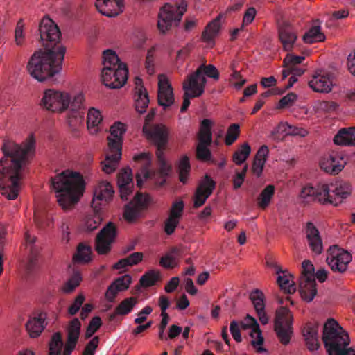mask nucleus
<instances>
[{
    "instance_id": "1",
    "label": "nucleus",
    "mask_w": 355,
    "mask_h": 355,
    "mask_svg": "<svg viewBox=\"0 0 355 355\" xmlns=\"http://www.w3.org/2000/svg\"><path fill=\"white\" fill-rule=\"evenodd\" d=\"M40 40L45 51H35L27 64L29 74L40 82L60 72L66 48L60 42L61 32L49 17H44L39 26Z\"/></svg>"
},
{
    "instance_id": "2",
    "label": "nucleus",
    "mask_w": 355,
    "mask_h": 355,
    "mask_svg": "<svg viewBox=\"0 0 355 355\" xmlns=\"http://www.w3.org/2000/svg\"><path fill=\"white\" fill-rule=\"evenodd\" d=\"M35 144L33 136H29L20 145L12 141H3L1 148L3 156L0 159V191L9 200L18 196L22 171L35 155Z\"/></svg>"
},
{
    "instance_id": "3",
    "label": "nucleus",
    "mask_w": 355,
    "mask_h": 355,
    "mask_svg": "<svg viewBox=\"0 0 355 355\" xmlns=\"http://www.w3.org/2000/svg\"><path fill=\"white\" fill-rule=\"evenodd\" d=\"M57 200L63 209L73 207L83 195L85 183L80 173L62 171L51 178Z\"/></svg>"
},
{
    "instance_id": "4",
    "label": "nucleus",
    "mask_w": 355,
    "mask_h": 355,
    "mask_svg": "<svg viewBox=\"0 0 355 355\" xmlns=\"http://www.w3.org/2000/svg\"><path fill=\"white\" fill-rule=\"evenodd\" d=\"M352 187L349 182L337 180L330 184H318L316 187H304L300 193L304 203L318 201L322 205L331 204L338 206L352 193Z\"/></svg>"
},
{
    "instance_id": "5",
    "label": "nucleus",
    "mask_w": 355,
    "mask_h": 355,
    "mask_svg": "<svg viewBox=\"0 0 355 355\" xmlns=\"http://www.w3.org/2000/svg\"><path fill=\"white\" fill-rule=\"evenodd\" d=\"M84 101L81 93L71 98L68 93L49 89L44 92L41 105L52 112H62L69 110L68 117L80 123L85 110Z\"/></svg>"
},
{
    "instance_id": "6",
    "label": "nucleus",
    "mask_w": 355,
    "mask_h": 355,
    "mask_svg": "<svg viewBox=\"0 0 355 355\" xmlns=\"http://www.w3.org/2000/svg\"><path fill=\"white\" fill-rule=\"evenodd\" d=\"M322 340L329 355H355V349L347 347L350 343L348 334L333 318L324 324Z\"/></svg>"
},
{
    "instance_id": "7",
    "label": "nucleus",
    "mask_w": 355,
    "mask_h": 355,
    "mask_svg": "<svg viewBox=\"0 0 355 355\" xmlns=\"http://www.w3.org/2000/svg\"><path fill=\"white\" fill-rule=\"evenodd\" d=\"M186 10L187 4L183 2L178 7L166 3L158 15L157 26L159 33L164 35L173 26H178Z\"/></svg>"
},
{
    "instance_id": "8",
    "label": "nucleus",
    "mask_w": 355,
    "mask_h": 355,
    "mask_svg": "<svg viewBox=\"0 0 355 355\" xmlns=\"http://www.w3.org/2000/svg\"><path fill=\"white\" fill-rule=\"evenodd\" d=\"M293 315L291 311L281 306L275 313L274 330L280 343L284 345L290 343L293 335Z\"/></svg>"
},
{
    "instance_id": "9",
    "label": "nucleus",
    "mask_w": 355,
    "mask_h": 355,
    "mask_svg": "<svg viewBox=\"0 0 355 355\" xmlns=\"http://www.w3.org/2000/svg\"><path fill=\"white\" fill-rule=\"evenodd\" d=\"M150 134L151 139L157 148L156 157L157 159L159 172L163 177L168 176L171 170V167L168 164L164 157V152L168 142L167 132L163 126L157 125L153 128Z\"/></svg>"
},
{
    "instance_id": "10",
    "label": "nucleus",
    "mask_w": 355,
    "mask_h": 355,
    "mask_svg": "<svg viewBox=\"0 0 355 355\" xmlns=\"http://www.w3.org/2000/svg\"><path fill=\"white\" fill-rule=\"evenodd\" d=\"M128 71L124 63H120L116 68L103 67L102 70V81L110 89H119L127 81Z\"/></svg>"
},
{
    "instance_id": "11",
    "label": "nucleus",
    "mask_w": 355,
    "mask_h": 355,
    "mask_svg": "<svg viewBox=\"0 0 355 355\" xmlns=\"http://www.w3.org/2000/svg\"><path fill=\"white\" fill-rule=\"evenodd\" d=\"M327 254L326 260L333 272L343 273L347 270L348 264L352 259L349 252L338 245H332L328 249Z\"/></svg>"
},
{
    "instance_id": "12",
    "label": "nucleus",
    "mask_w": 355,
    "mask_h": 355,
    "mask_svg": "<svg viewBox=\"0 0 355 355\" xmlns=\"http://www.w3.org/2000/svg\"><path fill=\"white\" fill-rule=\"evenodd\" d=\"M117 234L116 225L109 222L98 232L95 241V249L100 254H105L110 251L111 244Z\"/></svg>"
},
{
    "instance_id": "13",
    "label": "nucleus",
    "mask_w": 355,
    "mask_h": 355,
    "mask_svg": "<svg viewBox=\"0 0 355 355\" xmlns=\"http://www.w3.org/2000/svg\"><path fill=\"white\" fill-rule=\"evenodd\" d=\"M151 202L149 195L137 193L124 208L123 216L128 222H133L141 214V212L146 209Z\"/></svg>"
},
{
    "instance_id": "14",
    "label": "nucleus",
    "mask_w": 355,
    "mask_h": 355,
    "mask_svg": "<svg viewBox=\"0 0 355 355\" xmlns=\"http://www.w3.org/2000/svg\"><path fill=\"white\" fill-rule=\"evenodd\" d=\"M204 75L214 80H218L220 74L218 69L212 64H201L196 71L187 76L192 85L205 90L207 80Z\"/></svg>"
},
{
    "instance_id": "15",
    "label": "nucleus",
    "mask_w": 355,
    "mask_h": 355,
    "mask_svg": "<svg viewBox=\"0 0 355 355\" xmlns=\"http://www.w3.org/2000/svg\"><path fill=\"white\" fill-rule=\"evenodd\" d=\"M215 187L216 182L209 175H205L196 188L193 198V207L198 208L203 205Z\"/></svg>"
},
{
    "instance_id": "16",
    "label": "nucleus",
    "mask_w": 355,
    "mask_h": 355,
    "mask_svg": "<svg viewBox=\"0 0 355 355\" xmlns=\"http://www.w3.org/2000/svg\"><path fill=\"white\" fill-rule=\"evenodd\" d=\"M278 35L283 49L286 51H291L297 38V34L291 24L286 21L279 24Z\"/></svg>"
},
{
    "instance_id": "17",
    "label": "nucleus",
    "mask_w": 355,
    "mask_h": 355,
    "mask_svg": "<svg viewBox=\"0 0 355 355\" xmlns=\"http://www.w3.org/2000/svg\"><path fill=\"white\" fill-rule=\"evenodd\" d=\"M157 101L159 105L164 109L174 103L173 88L164 75L159 76Z\"/></svg>"
},
{
    "instance_id": "18",
    "label": "nucleus",
    "mask_w": 355,
    "mask_h": 355,
    "mask_svg": "<svg viewBox=\"0 0 355 355\" xmlns=\"http://www.w3.org/2000/svg\"><path fill=\"white\" fill-rule=\"evenodd\" d=\"M345 161L338 153H332L323 157L320 162V168L331 174H338L344 168Z\"/></svg>"
},
{
    "instance_id": "19",
    "label": "nucleus",
    "mask_w": 355,
    "mask_h": 355,
    "mask_svg": "<svg viewBox=\"0 0 355 355\" xmlns=\"http://www.w3.org/2000/svg\"><path fill=\"white\" fill-rule=\"evenodd\" d=\"M114 191L112 186L107 182H101L95 189L91 207L94 210H98V207H101L103 201L105 205L112 199Z\"/></svg>"
},
{
    "instance_id": "20",
    "label": "nucleus",
    "mask_w": 355,
    "mask_h": 355,
    "mask_svg": "<svg viewBox=\"0 0 355 355\" xmlns=\"http://www.w3.org/2000/svg\"><path fill=\"white\" fill-rule=\"evenodd\" d=\"M95 6L103 15L115 17L123 10V0H96Z\"/></svg>"
},
{
    "instance_id": "21",
    "label": "nucleus",
    "mask_w": 355,
    "mask_h": 355,
    "mask_svg": "<svg viewBox=\"0 0 355 355\" xmlns=\"http://www.w3.org/2000/svg\"><path fill=\"white\" fill-rule=\"evenodd\" d=\"M306 237L311 250L315 254H320L323 250L322 240L318 229L311 222L305 227Z\"/></svg>"
},
{
    "instance_id": "22",
    "label": "nucleus",
    "mask_w": 355,
    "mask_h": 355,
    "mask_svg": "<svg viewBox=\"0 0 355 355\" xmlns=\"http://www.w3.org/2000/svg\"><path fill=\"white\" fill-rule=\"evenodd\" d=\"M117 184L121 198L123 200H127L128 196L132 193L134 186L132 171L130 168H123L119 173Z\"/></svg>"
},
{
    "instance_id": "23",
    "label": "nucleus",
    "mask_w": 355,
    "mask_h": 355,
    "mask_svg": "<svg viewBox=\"0 0 355 355\" xmlns=\"http://www.w3.org/2000/svg\"><path fill=\"white\" fill-rule=\"evenodd\" d=\"M318 329V322H309L305 324L302 330L306 345L310 351L317 350L320 347Z\"/></svg>"
},
{
    "instance_id": "24",
    "label": "nucleus",
    "mask_w": 355,
    "mask_h": 355,
    "mask_svg": "<svg viewBox=\"0 0 355 355\" xmlns=\"http://www.w3.org/2000/svg\"><path fill=\"white\" fill-rule=\"evenodd\" d=\"M309 85L316 92L329 93L333 86L331 76L329 73H316L309 82Z\"/></svg>"
},
{
    "instance_id": "25",
    "label": "nucleus",
    "mask_w": 355,
    "mask_h": 355,
    "mask_svg": "<svg viewBox=\"0 0 355 355\" xmlns=\"http://www.w3.org/2000/svg\"><path fill=\"white\" fill-rule=\"evenodd\" d=\"M122 123H115L110 128V136L107 137L109 150L121 151L122 136L125 132Z\"/></svg>"
},
{
    "instance_id": "26",
    "label": "nucleus",
    "mask_w": 355,
    "mask_h": 355,
    "mask_svg": "<svg viewBox=\"0 0 355 355\" xmlns=\"http://www.w3.org/2000/svg\"><path fill=\"white\" fill-rule=\"evenodd\" d=\"M268 264L275 268L276 273L278 275L277 283L280 288L286 293H294L296 291V286L293 277L287 271L282 270L279 266L272 263H268Z\"/></svg>"
},
{
    "instance_id": "27",
    "label": "nucleus",
    "mask_w": 355,
    "mask_h": 355,
    "mask_svg": "<svg viewBox=\"0 0 355 355\" xmlns=\"http://www.w3.org/2000/svg\"><path fill=\"white\" fill-rule=\"evenodd\" d=\"M250 299L253 304L261 323L263 324H268L269 318L265 311L264 295L262 291L259 289L252 291L250 294Z\"/></svg>"
},
{
    "instance_id": "28",
    "label": "nucleus",
    "mask_w": 355,
    "mask_h": 355,
    "mask_svg": "<svg viewBox=\"0 0 355 355\" xmlns=\"http://www.w3.org/2000/svg\"><path fill=\"white\" fill-rule=\"evenodd\" d=\"M24 239L26 244V248H28L29 251V259L26 266V270L28 272L31 273L37 266L40 250L39 248L35 245L36 240L35 236H31L30 234L26 232L25 234Z\"/></svg>"
},
{
    "instance_id": "29",
    "label": "nucleus",
    "mask_w": 355,
    "mask_h": 355,
    "mask_svg": "<svg viewBox=\"0 0 355 355\" xmlns=\"http://www.w3.org/2000/svg\"><path fill=\"white\" fill-rule=\"evenodd\" d=\"M182 88L184 91V94L180 111L182 112H184L191 103L189 99L191 98L199 97L204 93V91L196 85H192L189 79H187L183 83Z\"/></svg>"
},
{
    "instance_id": "30",
    "label": "nucleus",
    "mask_w": 355,
    "mask_h": 355,
    "mask_svg": "<svg viewBox=\"0 0 355 355\" xmlns=\"http://www.w3.org/2000/svg\"><path fill=\"white\" fill-rule=\"evenodd\" d=\"M46 313H40L37 316L30 318L26 324V330L31 338H36L40 335L45 325Z\"/></svg>"
},
{
    "instance_id": "31",
    "label": "nucleus",
    "mask_w": 355,
    "mask_h": 355,
    "mask_svg": "<svg viewBox=\"0 0 355 355\" xmlns=\"http://www.w3.org/2000/svg\"><path fill=\"white\" fill-rule=\"evenodd\" d=\"M299 291L304 300L311 302L317 294L315 279H300Z\"/></svg>"
},
{
    "instance_id": "32",
    "label": "nucleus",
    "mask_w": 355,
    "mask_h": 355,
    "mask_svg": "<svg viewBox=\"0 0 355 355\" xmlns=\"http://www.w3.org/2000/svg\"><path fill=\"white\" fill-rule=\"evenodd\" d=\"M241 327L243 329H252V333L250 336H254V334L257 335V340H252L251 344L255 347L257 345H261L263 343V338L261 336V331L259 328V325L256 319L250 315H247L245 318V322H241Z\"/></svg>"
},
{
    "instance_id": "33",
    "label": "nucleus",
    "mask_w": 355,
    "mask_h": 355,
    "mask_svg": "<svg viewBox=\"0 0 355 355\" xmlns=\"http://www.w3.org/2000/svg\"><path fill=\"white\" fill-rule=\"evenodd\" d=\"M334 141L340 146L355 145V126L340 129L335 135Z\"/></svg>"
},
{
    "instance_id": "34",
    "label": "nucleus",
    "mask_w": 355,
    "mask_h": 355,
    "mask_svg": "<svg viewBox=\"0 0 355 355\" xmlns=\"http://www.w3.org/2000/svg\"><path fill=\"white\" fill-rule=\"evenodd\" d=\"M198 145L210 146L212 143V133L211 131V121L209 119H203L198 136Z\"/></svg>"
},
{
    "instance_id": "35",
    "label": "nucleus",
    "mask_w": 355,
    "mask_h": 355,
    "mask_svg": "<svg viewBox=\"0 0 355 355\" xmlns=\"http://www.w3.org/2000/svg\"><path fill=\"white\" fill-rule=\"evenodd\" d=\"M121 157V151H111L107 154L105 159L102 162V170L107 173H112L116 168L117 164Z\"/></svg>"
},
{
    "instance_id": "36",
    "label": "nucleus",
    "mask_w": 355,
    "mask_h": 355,
    "mask_svg": "<svg viewBox=\"0 0 355 355\" xmlns=\"http://www.w3.org/2000/svg\"><path fill=\"white\" fill-rule=\"evenodd\" d=\"M137 302L135 297L125 298L116 306L114 313L110 315L109 320H114L117 315H127L132 311Z\"/></svg>"
},
{
    "instance_id": "37",
    "label": "nucleus",
    "mask_w": 355,
    "mask_h": 355,
    "mask_svg": "<svg viewBox=\"0 0 355 355\" xmlns=\"http://www.w3.org/2000/svg\"><path fill=\"white\" fill-rule=\"evenodd\" d=\"M144 255L142 252H133L125 258L121 259L118 261L114 266L113 268L115 270H120L125 268L128 266H132L138 264L143 259Z\"/></svg>"
},
{
    "instance_id": "38",
    "label": "nucleus",
    "mask_w": 355,
    "mask_h": 355,
    "mask_svg": "<svg viewBox=\"0 0 355 355\" xmlns=\"http://www.w3.org/2000/svg\"><path fill=\"white\" fill-rule=\"evenodd\" d=\"M274 193V186L271 184L266 186L257 199V206L261 209H266L270 205Z\"/></svg>"
},
{
    "instance_id": "39",
    "label": "nucleus",
    "mask_w": 355,
    "mask_h": 355,
    "mask_svg": "<svg viewBox=\"0 0 355 355\" xmlns=\"http://www.w3.org/2000/svg\"><path fill=\"white\" fill-rule=\"evenodd\" d=\"M324 40L325 36L321 32L320 26L317 24H314L303 36L304 42L307 44L322 42Z\"/></svg>"
},
{
    "instance_id": "40",
    "label": "nucleus",
    "mask_w": 355,
    "mask_h": 355,
    "mask_svg": "<svg viewBox=\"0 0 355 355\" xmlns=\"http://www.w3.org/2000/svg\"><path fill=\"white\" fill-rule=\"evenodd\" d=\"M162 279L161 272L157 270H150L146 272L140 278L139 283L141 286L148 288L154 286Z\"/></svg>"
},
{
    "instance_id": "41",
    "label": "nucleus",
    "mask_w": 355,
    "mask_h": 355,
    "mask_svg": "<svg viewBox=\"0 0 355 355\" xmlns=\"http://www.w3.org/2000/svg\"><path fill=\"white\" fill-rule=\"evenodd\" d=\"M220 16H218L214 20L207 24L205 31L202 32V37L206 42H209L218 33L220 24Z\"/></svg>"
},
{
    "instance_id": "42",
    "label": "nucleus",
    "mask_w": 355,
    "mask_h": 355,
    "mask_svg": "<svg viewBox=\"0 0 355 355\" xmlns=\"http://www.w3.org/2000/svg\"><path fill=\"white\" fill-rule=\"evenodd\" d=\"M250 152L251 148L250 145L248 143H244L233 154V162L237 165H241L247 159Z\"/></svg>"
},
{
    "instance_id": "43",
    "label": "nucleus",
    "mask_w": 355,
    "mask_h": 355,
    "mask_svg": "<svg viewBox=\"0 0 355 355\" xmlns=\"http://www.w3.org/2000/svg\"><path fill=\"white\" fill-rule=\"evenodd\" d=\"M178 252L179 250L177 248H173L169 252L161 257L159 261L160 266L166 269L175 268L178 265L175 255L178 254Z\"/></svg>"
},
{
    "instance_id": "44",
    "label": "nucleus",
    "mask_w": 355,
    "mask_h": 355,
    "mask_svg": "<svg viewBox=\"0 0 355 355\" xmlns=\"http://www.w3.org/2000/svg\"><path fill=\"white\" fill-rule=\"evenodd\" d=\"M191 171V164L187 156H183L178 164V173L180 181L185 184L187 181Z\"/></svg>"
},
{
    "instance_id": "45",
    "label": "nucleus",
    "mask_w": 355,
    "mask_h": 355,
    "mask_svg": "<svg viewBox=\"0 0 355 355\" xmlns=\"http://www.w3.org/2000/svg\"><path fill=\"white\" fill-rule=\"evenodd\" d=\"M81 323L78 318H75L70 321L67 328V339L71 342L78 341L80 334Z\"/></svg>"
},
{
    "instance_id": "46",
    "label": "nucleus",
    "mask_w": 355,
    "mask_h": 355,
    "mask_svg": "<svg viewBox=\"0 0 355 355\" xmlns=\"http://www.w3.org/2000/svg\"><path fill=\"white\" fill-rule=\"evenodd\" d=\"M91 248L90 247L80 243L77 248V253L74 256L73 259L78 263H87L91 260Z\"/></svg>"
},
{
    "instance_id": "47",
    "label": "nucleus",
    "mask_w": 355,
    "mask_h": 355,
    "mask_svg": "<svg viewBox=\"0 0 355 355\" xmlns=\"http://www.w3.org/2000/svg\"><path fill=\"white\" fill-rule=\"evenodd\" d=\"M94 214L92 217L87 218L86 221L87 228L92 231L97 228L103 220V211L101 207H98V210L93 209Z\"/></svg>"
},
{
    "instance_id": "48",
    "label": "nucleus",
    "mask_w": 355,
    "mask_h": 355,
    "mask_svg": "<svg viewBox=\"0 0 355 355\" xmlns=\"http://www.w3.org/2000/svg\"><path fill=\"white\" fill-rule=\"evenodd\" d=\"M62 346V334L60 332L55 333L49 344V355H60Z\"/></svg>"
},
{
    "instance_id": "49",
    "label": "nucleus",
    "mask_w": 355,
    "mask_h": 355,
    "mask_svg": "<svg viewBox=\"0 0 355 355\" xmlns=\"http://www.w3.org/2000/svg\"><path fill=\"white\" fill-rule=\"evenodd\" d=\"M122 63L116 53L112 50H106L103 53V67H110L112 68L118 67L119 64Z\"/></svg>"
},
{
    "instance_id": "50",
    "label": "nucleus",
    "mask_w": 355,
    "mask_h": 355,
    "mask_svg": "<svg viewBox=\"0 0 355 355\" xmlns=\"http://www.w3.org/2000/svg\"><path fill=\"white\" fill-rule=\"evenodd\" d=\"M102 119V116L98 110L94 108L89 109L87 117L88 129L94 128V131H96V128L101 122Z\"/></svg>"
},
{
    "instance_id": "51",
    "label": "nucleus",
    "mask_w": 355,
    "mask_h": 355,
    "mask_svg": "<svg viewBox=\"0 0 355 355\" xmlns=\"http://www.w3.org/2000/svg\"><path fill=\"white\" fill-rule=\"evenodd\" d=\"M149 98L148 92L135 94V108L136 110L143 114L148 106Z\"/></svg>"
},
{
    "instance_id": "52",
    "label": "nucleus",
    "mask_w": 355,
    "mask_h": 355,
    "mask_svg": "<svg viewBox=\"0 0 355 355\" xmlns=\"http://www.w3.org/2000/svg\"><path fill=\"white\" fill-rule=\"evenodd\" d=\"M240 133L239 125L236 123L232 124L227 129L225 142L227 146L232 145L239 137Z\"/></svg>"
},
{
    "instance_id": "53",
    "label": "nucleus",
    "mask_w": 355,
    "mask_h": 355,
    "mask_svg": "<svg viewBox=\"0 0 355 355\" xmlns=\"http://www.w3.org/2000/svg\"><path fill=\"white\" fill-rule=\"evenodd\" d=\"M302 275L300 279H315L314 266L309 260H304L302 263Z\"/></svg>"
},
{
    "instance_id": "54",
    "label": "nucleus",
    "mask_w": 355,
    "mask_h": 355,
    "mask_svg": "<svg viewBox=\"0 0 355 355\" xmlns=\"http://www.w3.org/2000/svg\"><path fill=\"white\" fill-rule=\"evenodd\" d=\"M81 277L78 273L74 274L63 286L62 291L65 293L73 292L80 284Z\"/></svg>"
},
{
    "instance_id": "55",
    "label": "nucleus",
    "mask_w": 355,
    "mask_h": 355,
    "mask_svg": "<svg viewBox=\"0 0 355 355\" xmlns=\"http://www.w3.org/2000/svg\"><path fill=\"white\" fill-rule=\"evenodd\" d=\"M102 320L99 316L94 317L89 322L85 332V338H91L93 334L101 327Z\"/></svg>"
},
{
    "instance_id": "56",
    "label": "nucleus",
    "mask_w": 355,
    "mask_h": 355,
    "mask_svg": "<svg viewBox=\"0 0 355 355\" xmlns=\"http://www.w3.org/2000/svg\"><path fill=\"white\" fill-rule=\"evenodd\" d=\"M209 146L197 145L196 157L203 162H209L211 160V153L209 148Z\"/></svg>"
},
{
    "instance_id": "57",
    "label": "nucleus",
    "mask_w": 355,
    "mask_h": 355,
    "mask_svg": "<svg viewBox=\"0 0 355 355\" xmlns=\"http://www.w3.org/2000/svg\"><path fill=\"white\" fill-rule=\"evenodd\" d=\"M155 115V110L154 109H152L150 111V112L147 114V116H146L145 124L144 125V127H143L144 132H145L146 135H148L150 138H151L150 132L153 130V128L155 126H157V125L163 126L166 132L168 133L167 128L162 124L155 125L152 127L148 126L149 123L153 119Z\"/></svg>"
},
{
    "instance_id": "58",
    "label": "nucleus",
    "mask_w": 355,
    "mask_h": 355,
    "mask_svg": "<svg viewBox=\"0 0 355 355\" xmlns=\"http://www.w3.org/2000/svg\"><path fill=\"white\" fill-rule=\"evenodd\" d=\"M85 301V296L83 294H79L75 298L73 302L68 308V313L70 315H75L82 307Z\"/></svg>"
},
{
    "instance_id": "59",
    "label": "nucleus",
    "mask_w": 355,
    "mask_h": 355,
    "mask_svg": "<svg viewBox=\"0 0 355 355\" xmlns=\"http://www.w3.org/2000/svg\"><path fill=\"white\" fill-rule=\"evenodd\" d=\"M184 207V204L182 200L173 202L170 210L169 216L180 220Z\"/></svg>"
},
{
    "instance_id": "60",
    "label": "nucleus",
    "mask_w": 355,
    "mask_h": 355,
    "mask_svg": "<svg viewBox=\"0 0 355 355\" xmlns=\"http://www.w3.org/2000/svg\"><path fill=\"white\" fill-rule=\"evenodd\" d=\"M292 125L287 123L281 122L271 132V137L273 139H279L280 135L288 134V129H291Z\"/></svg>"
},
{
    "instance_id": "61",
    "label": "nucleus",
    "mask_w": 355,
    "mask_h": 355,
    "mask_svg": "<svg viewBox=\"0 0 355 355\" xmlns=\"http://www.w3.org/2000/svg\"><path fill=\"white\" fill-rule=\"evenodd\" d=\"M132 281V278L129 275H125L122 277L117 278L113 284L116 285V287L118 288V290L121 291L126 290L129 285L130 284Z\"/></svg>"
},
{
    "instance_id": "62",
    "label": "nucleus",
    "mask_w": 355,
    "mask_h": 355,
    "mask_svg": "<svg viewBox=\"0 0 355 355\" xmlns=\"http://www.w3.org/2000/svg\"><path fill=\"white\" fill-rule=\"evenodd\" d=\"M99 337L94 336L85 346L82 355H94L96 349L98 347Z\"/></svg>"
},
{
    "instance_id": "63",
    "label": "nucleus",
    "mask_w": 355,
    "mask_h": 355,
    "mask_svg": "<svg viewBox=\"0 0 355 355\" xmlns=\"http://www.w3.org/2000/svg\"><path fill=\"white\" fill-rule=\"evenodd\" d=\"M180 220L168 216L164 222V231L168 235L172 234L176 227L178 225Z\"/></svg>"
},
{
    "instance_id": "64",
    "label": "nucleus",
    "mask_w": 355,
    "mask_h": 355,
    "mask_svg": "<svg viewBox=\"0 0 355 355\" xmlns=\"http://www.w3.org/2000/svg\"><path fill=\"white\" fill-rule=\"evenodd\" d=\"M231 80L233 82L232 84L236 89H240L246 82V80L242 78L240 72L236 70L232 71Z\"/></svg>"
}]
</instances>
